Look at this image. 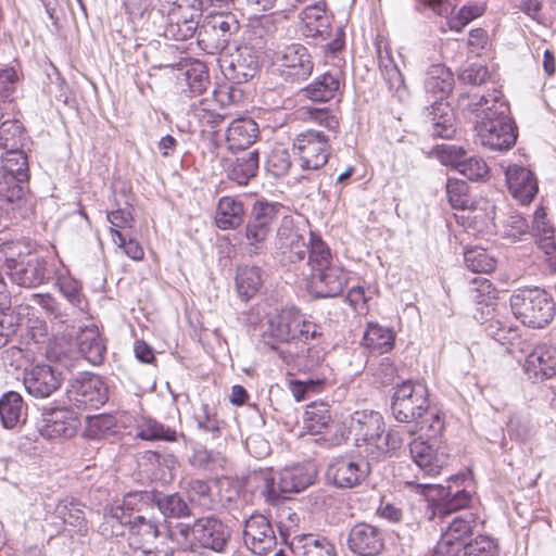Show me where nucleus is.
Instances as JSON below:
<instances>
[{
	"mask_svg": "<svg viewBox=\"0 0 556 556\" xmlns=\"http://www.w3.org/2000/svg\"><path fill=\"white\" fill-rule=\"evenodd\" d=\"M316 475L314 466L306 464L286 467L277 476L271 469H265L260 471L257 480L266 502L275 503L281 496L307 489L314 483Z\"/></svg>",
	"mask_w": 556,
	"mask_h": 556,
	"instance_id": "nucleus-7",
	"label": "nucleus"
},
{
	"mask_svg": "<svg viewBox=\"0 0 556 556\" xmlns=\"http://www.w3.org/2000/svg\"><path fill=\"white\" fill-rule=\"evenodd\" d=\"M29 179L26 153L3 154L0 162V199L13 208L25 201Z\"/></svg>",
	"mask_w": 556,
	"mask_h": 556,
	"instance_id": "nucleus-9",
	"label": "nucleus"
},
{
	"mask_svg": "<svg viewBox=\"0 0 556 556\" xmlns=\"http://www.w3.org/2000/svg\"><path fill=\"white\" fill-rule=\"evenodd\" d=\"M464 556H496V545L486 535H479L468 544H464Z\"/></svg>",
	"mask_w": 556,
	"mask_h": 556,
	"instance_id": "nucleus-64",
	"label": "nucleus"
},
{
	"mask_svg": "<svg viewBox=\"0 0 556 556\" xmlns=\"http://www.w3.org/2000/svg\"><path fill=\"white\" fill-rule=\"evenodd\" d=\"M283 206L279 203L256 201L245 225L244 239L250 253H257L271 233L273 227L281 215Z\"/></svg>",
	"mask_w": 556,
	"mask_h": 556,
	"instance_id": "nucleus-12",
	"label": "nucleus"
},
{
	"mask_svg": "<svg viewBox=\"0 0 556 556\" xmlns=\"http://www.w3.org/2000/svg\"><path fill=\"white\" fill-rule=\"evenodd\" d=\"M42 416L39 431L48 439L71 438L79 424L76 415L67 408H54Z\"/></svg>",
	"mask_w": 556,
	"mask_h": 556,
	"instance_id": "nucleus-24",
	"label": "nucleus"
},
{
	"mask_svg": "<svg viewBox=\"0 0 556 556\" xmlns=\"http://www.w3.org/2000/svg\"><path fill=\"white\" fill-rule=\"evenodd\" d=\"M341 86L339 71L327 72L318 76L303 90L306 98L315 102H327L336 97Z\"/></svg>",
	"mask_w": 556,
	"mask_h": 556,
	"instance_id": "nucleus-31",
	"label": "nucleus"
},
{
	"mask_svg": "<svg viewBox=\"0 0 556 556\" xmlns=\"http://www.w3.org/2000/svg\"><path fill=\"white\" fill-rule=\"evenodd\" d=\"M319 327L303 318L295 308H275L267 314V328L263 333L264 341L274 348L273 342L302 341L306 343L320 333Z\"/></svg>",
	"mask_w": 556,
	"mask_h": 556,
	"instance_id": "nucleus-8",
	"label": "nucleus"
},
{
	"mask_svg": "<svg viewBox=\"0 0 556 556\" xmlns=\"http://www.w3.org/2000/svg\"><path fill=\"white\" fill-rule=\"evenodd\" d=\"M273 66L286 83L300 84L312 75L314 62L305 46L292 42L277 48Z\"/></svg>",
	"mask_w": 556,
	"mask_h": 556,
	"instance_id": "nucleus-10",
	"label": "nucleus"
},
{
	"mask_svg": "<svg viewBox=\"0 0 556 556\" xmlns=\"http://www.w3.org/2000/svg\"><path fill=\"white\" fill-rule=\"evenodd\" d=\"M243 542L249 551L262 556L275 549L277 536L264 515L253 514L244 522Z\"/></svg>",
	"mask_w": 556,
	"mask_h": 556,
	"instance_id": "nucleus-17",
	"label": "nucleus"
},
{
	"mask_svg": "<svg viewBox=\"0 0 556 556\" xmlns=\"http://www.w3.org/2000/svg\"><path fill=\"white\" fill-rule=\"evenodd\" d=\"M381 73L391 91L402 99L406 92L404 78L400 70L391 60L381 64Z\"/></svg>",
	"mask_w": 556,
	"mask_h": 556,
	"instance_id": "nucleus-63",
	"label": "nucleus"
},
{
	"mask_svg": "<svg viewBox=\"0 0 556 556\" xmlns=\"http://www.w3.org/2000/svg\"><path fill=\"white\" fill-rule=\"evenodd\" d=\"M68 402L77 409H98L109 400L104 381L97 375H81L75 378L66 391Z\"/></svg>",
	"mask_w": 556,
	"mask_h": 556,
	"instance_id": "nucleus-13",
	"label": "nucleus"
},
{
	"mask_svg": "<svg viewBox=\"0 0 556 556\" xmlns=\"http://www.w3.org/2000/svg\"><path fill=\"white\" fill-rule=\"evenodd\" d=\"M325 383L326 379L324 378L291 380L289 382V390L296 402H302L321 392L325 388Z\"/></svg>",
	"mask_w": 556,
	"mask_h": 556,
	"instance_id": "nucleus-51",
	"label": "nucleus"
},
{
	"mask_svg": "<svg viewBox=\"0 0 556 556\" xmlns=\"http://www.w3.org/2000/svg\"><path fill=\"white\" fill-rule=\"evenodd\" d=\"M348 545L358 556H376L383 548V535L379 528L359 522L350 530Z\"/></svg>",
	"mask_w": 556,
	"mask_h": 556,
	"instance_id": "nucleus-20",
	"label": "nucleus"
},
{
	"mask_svg": "<svg viewBox=\"0 0 556 556\" xmlns=\"http://www.w3.org/2000/svg\"><path fill=\"white\" fill-rule=\"evenodd\" d=\"M391 410L397 421L410 425L409 434L420 430L428 438H437L444 430V417L439 409L430 407L424 382L406 380L399 384L392 396Z\"/></svg>",
	"mask_w": 556,
	"mask_h": 556,
	"instance_id": "nucleus-1",
	"label": "nucleus"
},
{
	"mask_svg": "<svg viewBox=\"0 0 556 556\" xmlns=\"http://www.w3.org/2000/svg\"><path fill=\"white\" fill-rule=\"evenodd\" d=\"M170 542L184 552L200 553L202 549L223 553L227 548L231 529L215 516L195 519L192 523L178 522L169 529Z\"/></svg>",
	"mask_w": 556,
	"mask_h": 556,
	"instance_id": "nucleus-4",
	"label": "nucleus"
},
{
	"mask_svg": "<svg viewBox=\"0 0 556 556\" xmlns=\"http://www.w3.org/2000/svg\"><path fill=\"white\" fill-rule=\"evenodd\" d=\"M27 393L35 399H47L61 387V377L49 365H37L24 377Z\"/></svg>",
	"mask_w": 556,
	"mask_h": 556,
	"instance_id": "nucleus-21",
	"label": "nucleus"
},
{
	"mask_svg": "<svg viewBox=\"0 0 556 556\" xmlns=\"http://www.w3.org/2000/svg\"><path fill=\"white\" fill-rule=\"evenodd\" d=\"M262 286L261 269L256 266H242L238 268L236 287L242 301H249Z\"/></svg>",
	"mask_w": 556,
	"mask_h": 556,
	"instance_id": "nucleus-41",
	"label": "nucleus"
},
{
	"mask_svg": "<svg viewBox=\"0 0 556 556\" xmlns=\"http://www.w3.org/2000/svg\"><path fill=\"white\" fill-rule=\"evenodd\" d=\"M476 517L473 514L467 513L463 516H457L448 523L447 529L442 534L453 542H463L472 533Z\"/></svg>",
	"mask_w": 556,
	"mask_h": 556,
	"instance_id": "nucleus-49",
	"label": "nucleus"
},
{
	"mask_svg": "<svg viewBox=\"0 0 556 556\" xmlns=\"http://www.w3.org/2000/svg\"><path fill=\"white\" fill-rule=\"evenodd\" d=\"M64 523L74 528V530L84 535L88 531V525L85 511L78 503H70L64 505L60 510Z\"/></svg>",
	"mask_w": 556,
	"mask_h": 556,
	"instance_id": "nucleus-55",
	"label": "nucleus"
},
{
	"mask_svg": "<svg viewBox=\"0 0 556 556\" xmlns=\"http://www.w3.org/2000/svg\"><path fill=\"white\" fill-rule=\"evenodd\" d=\"M157 507L164 516L181 518L190 514L188 504L177 493L160 497L157 500Z\"/></svg>",
	"mask_w": 556,
	"mask_h": 556,
	"instance_id": "nucleus-54",
	"label": "nucleus"
},
{
	"mask_svg": "<svg viewBox=\"0 0 556 556\" xmlns=\"http://www.w3.org/2000/svg\"><path fill=\"white\" fill-rule=\"evenodd\" d=\"M306 113L309 121L326 128L328 131L332 132L333 136H336L340 122L334 112L325 108H308Z\"/></svg>",
	"mask_w": 556,
	"mask_h": 556,
	"instance_id": "nucleus-59",
	"label": "nucleus"
},
{
	"mask_svg": "<svg viewBox=\"0 0 556 556\" xmlns=\"http://www.w3.org/2000/svg\"><path fill=\"white\" fill-rule=\"evenodd\" d=\"M169 539H160L155 543L139 545V541H134L131 556H173L174 547L168 544Z\"/></svg>",
	"mask_w": 556,
	"mask_h": 556,
	"instance_id": "nucleus-57",
	"label": "nucleus"
},
{
	"mask_svg": "<svg viewBox=\"0 0 556 556\" xmlns=\"http://www.w3.org/2000/svg\"><path fill=\"white\" fill-rule=\"evenodd\" d=\"M207 25L212 27L216 36L215 47L219 49L226 48L231 36L238 31L239 23L231 13L212 12Z\"/></svg>",
	"mask_w": 556,
	"mask_h": 556,
	"instance_id": "nucleus-36",
	"label": "nucleus"
},
{
	"mask_svg": "<svg viewBox=\"0 0 556 556\" xmlns=\"http://www.w3.org/2000/svg\"><path fill=\"white\" fill-rule=\"evenodd\" d=\"M372 459L366 457H342L329 467V476L338 488H354L362 484L371 471Z\"/></svg>",
	"mask_w": 556,
	"mask_h": 556,
	"instance_id": "nucleus-18",
	"label": "nucleus"
},
{
	"mask_svg": "<svg viewBox=\"0 0 556 556\" xmlns=\"http://www.w3.org/2000/svg\"><path fill=\"white\" fill-rule=\"evenodd\" d=\"M137 438L146 441L176 442L179 435L175 428L159 422L151 417H141L136 425Z\"/></svg>",
	"mask_w": 556,
	"mask_h": 556,
	"instance_id": "nucleus-35",
	"label": "nucleus"
},
{
	"mask_svg": "<svg viewBox=\"0 0 556 556\" xmlns=\"http://www.w3.org/2000/svg\"><path fill=\"white\" fill-rule=\"evenodd\" d=\"M23 399L20 393L10 391L0 399V419L4 428H14L22 418Z\"/></svg>",
	"mask_w": 556,
	"mask_h": 556,
	"instance_id": "nucleus-43",
	"label": "nucleus"
},
{
	"mask_svg": "<svg viewBox=\"0 0 556 556\" xmlns=\"http://www.w3.org/2000/svg\"><path fill=\"white\" fill-rule=\"evenodd\" d=\"M294 556H337L334 545L326 538L313 534L304 535L292 544Z\"/></svg>",
	"mask_w": 556,
	"mask_h": 556,
	"instance_id": "nucleus-38",
	"label": "nucleus"
},
{
	"mask_svg": "<svg viewBox=\"0 0 556 556\" xmlns=\"http://www.w3.org/2000/svg\"><path fill=\"white\" fill-rule=\"evenodd\" d=\"M189 114L197 122L201 132H215L225 118L207 99L192 103Z\"/></svg>",
	"mask_w": 556,
	"mask_h": 556,
	"instance_id": "nucleus-37",
	"label": "nucleus"
},
{
	"mask_svg": "<svg viewBox=\"0 0 556 556\" xmlns=\"http://www.w3.org/2000/svg\"><path fill=\"white\" fill-rule=\"evenodd\" d=\"M422 486L425 489H438L441 500L444 501V508L447 511L465 508L471 501V493L469 491L465 489L453 491L452 484H448L446 489L431 483H425Z\"/></svg>",
	"mask_w": 556,
	"mask_h": 556,
	"instance_id": "nucleus-46",
	"label": "nucleus"
},
{
	"mask_svg": "<svg viewBox=\"0 0 556 556\" xmlns=\"http://www.w3.org/2000/svg\"><path fill=\"white\" fill-rule=\"evenodd\" d=\"M293 150L300 156L303 169L317 170L325 166L330 155L329 136L308 129L293 140Z\"/></svg>",
	"mask_w": 556,
	"mask_h": 556,
	"instance_id": "nucleus-14",
	"label": "nucleus"
},
{
	"mask_svg": "<svg viewBox=\"0 0 556 556\" xmlns=\"http://www.w3.org/2000/svg\"><path fill=\"white\" fill-rule=\"evenodd\" d=\"M509 305L516 319L533 329L544 328L556 314L553 296L538 287L516 290L510 295Z\"/></svg>",
	"mask_w": 556,
	"mask_h": 556,
	"instance_id": "nucleus-6",
	"label": "nucleus"
},
{
	"mask_svg": "<svg viewBox=\"0 0 556 556\" xmlns=\"http://www.w3.org/2000/svg\"><path fill=\"white\" fill-rule=\"evenodd\" d=\"M485 11L484 2H473L465 4L458 11L456 17L451 21V28L459 31L463 27L469 24L475 18L481 16Z\"/></svg>",
	"mask_w": 556,
	"mask_h": 556,
	"instance_id": "nucleus-61",
	"label": "nucleus"
},
{
	"mask_svg": "<svg viewBox=\"0 0 556 556\" xmlns=\"http://www.w3.org/2000/svg\"><path fill=\"white\" fill-rule=\"evenodd\" d=\"M454 86L452 72L443 64L430 66L425 79V89L434 98L430 105L428 117L432 126V136L451 139L456 129L454 125V114L445 102V98L451 93Z\"/></svg>",
	"mask_w": 556,
	"mask_h": 556,
	"instance_id": "nucleus-5",
	"label": "nucleus"
},
{
	"mask_svg": "<svg viewBox=\"0 0 556 556\" xmlns=\"http://www.w3.org/2000/svg\"><path fill=\"white\" fill-rule=\"evenodd\" d=\"M79 353L92 365H99L104 359L105 344L94 325L81 328L77 334Z\"/></svg>",
	"mask_w": 556,
	"mask_h": 556,
	"instance_id": "nucleus-28",
	"label": "nucleus"
},
{
	"mask_svg": "<svg viewBox=\"0 0 556 556\" xmlns=\"http://www.w3.org/2000/svg\"><path fill=\"white\" fill-rule=\"evenodd\" d=\"M527 380L536 383L556 376V346L548 343H538L526 353L521 365Z\"/></svg>",
	"mask_w": 556,
	"mask_h": 556,
	"instance_id": "nucleus-16",
	"label": "nucleus"
},
{
	"mask_svg": "<svg viewBox=\"0 0 556 556\" xmlns=\"http://www.w3.org/2000/svg\"><path fill=\"white\" fill-rule=\"evenodd\" d=\"M383 417L375 410L355 412L351 415L349 433L361 454L371 459V446L384 432Z\"/></svg>",
	"mask_w": 556,
	"mask_h": 556,
	"instance_id": "nucleus-15",
	"label": "nucleus"
},
{
	"mask_svg": "<svg viewBox=\"0 0 556 556\" xmlns=\"http://www.w3.org/2000/svg\"><path fill=\"white\" fill-rule=\"evenodd\" d=\"M508 190L521 204L530 203L538 192V182L531 170L510 165L505 172Z\"/></svg>",
	"mask_w": 556,
	"mask_h": 556,
	"instance_id": "nucleus-25",
	"label": "nucleus"
},
{
	"mask_svg": "<svg viewBox=\"0 0 556 556\" xmlns=\"http://www.w3.org/2000/svg\"><path fill=\"white\" fill-rule=\"evenodd\" d=\"M258 59V52L253 47H238L227 61L225 76L237 85L247 83L256 75L260 67Z\"/></svg>",
	"mask_w": 556,
	"mask_h": 556,
	"instance_id": "nucleus-19",
	"label": "nucleus"
},
{
	"mask_svg": "<svg viewBox=\"0 0 556 556\" xmlns=\"http://www.w3.org/2000/svg\"><path fill=\"white\" fill-rule=\"evenodd\" d=\"M29 138L18 119H8L0 125V148L7 150L3 154L25 153L23 150Z\"/></svg>",
	"mask_w": 556,
	"mask_h": 556,
	"instance_id": "nucleus-34",
	"label": "nucleus"
},
{
	"mask_svg": "<svg viewBox=\"0 0 556 556\" xmlns=\"http://www.w3.org/2000/svg\"><path fill=\"white\" fill-rule=\"evenodd\" d=\"M20 324V314L13 307L0 306V349L16 333Z\"/></svg>",
	"mask_w": 556,
	"mask_h": 556,
	"instance_id": "nucleus-50",
	"label": "nucleus"
},
{
	"mask_svg": "<svg viewBox=\"0 0 556 556\" xmlns=\"http://www.w3.org/2000/svg\"><path fill=\"white\" fill-rule=\"evenodd\" d=\"M500 106L506 108L510 111L509 103L504 98L501 90L493 89L492 92H488L480 97H473L469 103V108L472 112H480V117H497V112L502 111Z\"/></svg>",
	"mask_w": 556,
	"mask_h": 556,
	"instance_id": "nucleus-39",
	"label": "nucleus"
},
{
	"mask_svg": "<svg viewBox=\"0 0 556 556\" xmlns=\"http://www.w3.org/2000/svg\"><path fill=\"white\" fill-rule=\"evenodd\" d=\"M495 293L489 279L477 277L471 280L470 296L478 304L475 319L489 337L511 350L517 341L521 343L518 328L508 323L505 305H493Z\"/></svg>",
	"mask_w": 556,
	"mask_h": 556,
	"instance_id": "nucleus-2",
	"label": "nucleus"
},
{
	"mask_svg": "<svg viewBox=\"0 0 556 556\" xmlns=\"http://www.w3.org/2000/svg\"><path fill=\"white\" fill-rule=\"evenodd\" d=\"M363 344L371 352L387 353L394 345V333L378 324H369L363 337Z\"/></svg>",
	"mask_w": 556,
	"mask_h": 556,
	"instance_id": "nucleus-42",
	"label": "nucleus"
},
{
	"mask_svg": "<svg viewBox=\"0 0 556 556\" xmlns=\"http://www.w3.org/2000/svg\"><path fill=\"white\" fill-rule=\"evenodd\" d=\"M187 89L182 91L189 97L201 94L210 85L208 73L204 63L195 61L185 71Z\"/></svg>",
	"mask_w": 556,
	"mask_h": 556,
	"instance_id": "nucleus-44",
	"label": "nucleus"
},
{
	"mask_svg": "<svg viewBox=\"0 0 556 556\" xmlns=\"http://www.w3.org/2000/svg\"><path fill=\"white\" fill-rule=\"evenodd\" d=\"M497 117H480L476 122L475 129L481 146L493 151H507L517 140V128L510 117V111L500 106Z\"/></svg>",
	"mask_w": 556,
	"mask_h": 556,
	"instance_id": "nucleus-11",
	"label": "nucleus"
},
{
	"mask_svg": "<svg viewBox=\"0 0 556 556\" xmlns=\"http://www.w3.org/2000/svg\"><path fill=\"white\" fill-rule=\"evenodd\" d=\"M464 177L469 180H480L489 173V167L482 157L470 155L466 156L458 170Z\"/></svg>",
	"mask_w": 556,
	"mask_h": 556,
	"instance_id": "nucleus-62",
	"label": "nucleus"
},
{
	"mask_svg": "<svg viewBox=\"0 0 556 556\" xmlns=\"http://www.w3.org/2000/svg\"><path fill=\"white\" fill-rule=\"evenodd\" d=\"M502 232L505 238L516 242L529 235V225L521 214L511 212L503 220Z\"/></svg>",
	"mask_w": 556,
	"mask_h": 556,
	"instance_id": "nucleus-52",
	"label": "nucleus"
},
{
	"mask_svg": "<svg viewBox=\"0 0 556 556\" xmlns=\"http://www.w3.org/2000/svg\"><path fill=\"white\" fill-rule=\"evenodd\" d=\"M0 262L11 280L25 288H35L52 278L55 261L33 253L26 241H5L0 244Z\"/></svg>",
	"mask_w": 556,
	"mask_h": 556,
	"instance_id": "nucleus-3",
	"label": "nucleus"
},
{
	"mask_svg": "<svg viewBox=\"0 0 556 556\" xmlns=\"http://www.w3.org/2000/svg\"><path fill=\"white\" fill-rule=\"evenodd\" d=\"M409 452L414 463L428 476L439 475L450 459L444 448H434L421 440H413L409 443Z\"/></svg>",
	"mask_w": 556,
	"mask_h": 556,
	"instance_id": "nucleus-23",
	"label": "nucleus"
},
{
	"mask_svg": "<svg viewBox=\"0 0 556 556\" xmlns=\"http://www.w3.org/2000/svg\"><path fill=\"white\" fill-rule=\"evenodd\" d=\"M324 359V353L315 346L301 349L294 356V365L303 371H312L317 368Z\"/></svg>",
	"mask_w": 556,
	"mask_h": 556,
	"instance_id": "nucleus-58",
	"label": "nucleus"
},
{
	"mask_svg": "<svg viewBox=\"0 0 556 556\" xmlns=\"http://www.w3.org/2000/svg\"><path fill=\"white\" fill-rule=\"evenodd\" d=\"M467 185L464 181L448 179L446 182L447 200L453 208L465 210L470 203L467 194Z\"/></svg>",
	"mask_w": 556,
	"mask_h": 556,
	"instance_id": "nucleus-60",
	"label": "nucleus"
},
{
	"mask_svg": "<svg viewBox=\"0 0 556 556\" xmlns=\"http://www.w3.org/2000/svg\"><path fill=\"white\" fill-rule=\"evenodd\" d=\"M330 26V18L326 13V3L316 0L307 4L300 13V30L306 38H324Z\"/></svg>",
	"mask_w": 556,
	"mask_h": 556,
	"instance_id": "nucleus-26",
	"label": "nucleus"
},
{
	"mask_svg": "<svg viewBox=\"0 0 556 556\" xmlns=\"http://www.w3.org/2000/svg\"><path fill=\"white\" fill-rule=\"evenodd\" d=\"M194 419L198 428L211 434L213 439L219 438L225 427V421L219 418L216 408L206 403L201 404L194 414Z\"/></svg>",
	"mask_w": 556,
	"mask_h": 556,
	"instance_id": "nucleus-45",
	"label": "nucleus"
},
{
	"mask_svg": "<svg viewBox=\"0 0 556 556\" xmlns=\"http://www.w3.org/2000/svg\"><path fill=\"white\" fill-rule=\"evenodd\" d=\"M130 535H129V546L134 548V541H139V545H143L147 543H155L157 540L169 539L167 531L161 530V525L150 518H146L141 515H135L134 521H131V526L129 527Z\"/></svg>",
	"mask_w": 556,
	"mask_h": 556,
	"instance_id": "nucleus-29",
	"label": "nucleus"
},
{
	"mask_svg": "<svg viewBox=\"0 0 556 556\" xmlns=\"http://www.w3.org/2000/svg\"><path fill=\"white\" fill-rule=\"evenodd\" d=\"M59 292L67 300V302L79 311L87 308L88 302L83 292L80 281L74 278L66 268H56L52 274Z\"/></svg>",
	"mask_w": 556,
	"mask_h": 556,
	"instance_id": "nucleus-30",
	"label": "nucleus"
},
{
	"mask_svg": "<svg viewBox=\"0 0 556 556\" xmlns=\"http://www.w3.org/2000/svg\"><path fill=\"white\" fill-rule=\"evenodd\" d=\"M201 5H198V2H193V0H178V2H174L173 7L168 12V21L174 22V15L179 16V22H199V17L201 16Z\"/></svg>",
	"mask_w": 556,
	"mask_h": 556,
	"instance_id": "nucleus-56",
	"label": "nucleus"
},
{
	"mask_svg": "<svg viewBox=\"0 0 556 556\" xmlns=\"http://www.w3.org/2000/svg\"><path fill=\"white\" fill-rule=\"evenodd\" d=\"M331 422L330 408L327 403L313 402L307 405L304 412L303 428L311 434H319L329 427Z\"/></svg>",
	"mask_w": 556,
	"mask_h": 556,
	"instance_id": "nucleus-40",
	"label": "nucleus"
},
{
	"mask_svg": "<svg viewBox=\"0 0 556 556\" xmlns=\"http://www.w3.org/2000/svg\"><path fill=\"white\" fill-rule=\"evenodd\" d=\"M244 219V206L241 200L233 197H222L217 204L215 223L222 230L235 229Z\"/></svg>",
	"mask_w": 556,
	"mask_h": 556,
	"instance_id": "nucleus-32",
	"label": "nucleus"
},
{
	"mask_svg": "<svg viewBox=\"0 0 556 556\" xmlns=\"http://www.w3.org/2000/svg\"><path fill=\"white\" fill-rule=\"evenodd\" d=\"M464 262L472 273L489 274L496 267V260L485 249L472 247L464 252Z\"/></svg>",
	"mask_w": 556,
	"mask_h": 556,
	"instance_id": "nucleus-48",
	"label": "nucleus"
},
{
	"mask_svg": "<svg viewBox=\"0 0 556 556\" xmlns=\"http://www.w3.org/2000/svg\"><path fill=\"white\" fill-rule=\"evenodd\" d=\"M258 125L249 117L233 119L226 130L227 147L231 151L249 149L258 137Z\"/></svg>",
	"mask_w": 556,
	"mask_h": 556,
	"instance_id": "nucleus-27",
	"label": "nucleus"
},
{
	"mask_svg": "<svg viewBox=\"0 0 556 556\" xmlns=\"http://www.w3.org/2000/svg\"><path fill=\"white\" fill-rule=\"evenodd\" d=\"M403 438L397 430H390L388 433H381L378 442L371 446V459L379 460L386 457L390 452L395 451L403 444Z\"/></svg>",
	"mask_w": 556,
	"mask_h": 556,
	"instance_id": "nucleus-53",
	"label": "nucleus"
},
{
	"mask_svg": "<svg viewBox=\"0 0 556 556\" xmlns=\"http://www.w3.org/2000/svg\"><path fill=\"white\" fill-rule=\"evenodd\" d=\"M307 255L308 264L311 265L313 271L321 270V268L325 267L334 266V264H332L330 249L323 241V239L314 232H309V249Z\"/></svg>",
	"mask_w": 556,
	"mask_h": 556,
	"instance_id": "nucleus-47",
	"label": "nucleus"
},
{
	"mask_svg": "<svg viewBox=\"0 0 556 556\" xmlns=\"http://www.w3.org/2000/svg\"><path fill=\"white\" fill-rule=\"evenodd\" d=\"M348 285V273L338 265L313 271L309 288L317 298H334Z\"/></svg>",
	"mask_w": 556,
	"mask_h": 556,
	"instance_id": "nucleus-22",
	"label": "nucleus"
},
{
	"mask_svg": "<svg viewBox=\"0 0 556 556\" xmlns=\"http://www.w3.org/2000/svg\"><path fill=\"white\" fill-rule=\"evenodd\" d=\"M260 167V153L256 149L238 155L228 167V177L240 186L248 185Z\"/></svg>",
	"mask_w": 556,
	"mask_h": 556,
	"instance_id": "nucleus-33",
	"label": "nucleus"
}]
</instances>
